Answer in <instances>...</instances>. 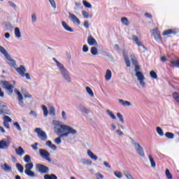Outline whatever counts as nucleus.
Listing matches in <instances>:
<instances>
[{
    "instance_id": "nucleus-63",
    "label": "nucleus",
    "mask_w": 179,
    "mask_h": 179,
    "mask_svg": "<svg viewBox=\"0 0 179 179\" xmlns=\"http://www.w3.org/2000/svg\"><path fill=\"white\" fill-rule=\"evenodd\" d=\"M82 14L85 19H87V17H89V13H87V11L83 10Z\"/></svg>"
},
{
    "instance_id": "nucleus-59",
    "label": "nucleus",
    "mask_w": 179,
    "mask_h": 179,
    "mask_svg": "<svg viewBox=\"0 0 179 179\" xmlns=\"http://www.w3.org/2000/svg\"><path fill=\"white\" fill-rule=\"evenodd\" d=\"M13 125L17 129V131H22V127H20V125L17 122H14Z\"/></svg>"
},
{
    "instance_id": "nucleus-7",
    "label": "nucleus",
    "mask_w": 179,
    "mask_h": 179,
    "mask_svg": "<svg viewBox=\"0 0 179 179\" xmlns=\"http://www.w3.org/2000/svg\"><path fill=\"white\" fill-rule=\"evenodd\" d=\"M0 83L3 86L4 89L7 90L8 94H12L13 93L14 87L12 84L9 83V82L2 80Z\"/></svg>"
},
{
    "instance_id": "nucleus-20",
    "label": "nucleus",
    "mask_w": 179,
    "mask_h": 179,
    "mask_svg": "<svg viewBox=\"0 0 179 179\" xmlns=\"http://www.w3.org/2000/svg\"><path fill=\"white\" fill-rule=\"evenodd\" d=\"M4 27L7 31H13V25L10 22H5Z\"/></svg>"
},
{
    "instance_id": "nucleus-25",
    "label": "nucleus",
    "mask_w": 179,
    "mask_h": 179,
    "mask_svg": "<svg viewBox=\"0 0 179 179\" xmlns=\"http://www.w3.org/2000/svg\"><path fill=\"white\" fill-rule=\"evenodd\" d=\"M87 155L89 156V157H90V159H92V160L96 161L98 159L97 156L95 155L90 150H87Z\"/></svg>"
},
{
    "instance_id": "nucleus-42",
    "label": "nucleus",
    "mask_w": 179,
    "mask_h": 179,
    "mask_svg": "<svg viewBox=\"0 0 179 179\" xmlns=\"http://www.w3.org/2000/svg\"><path fill=\"white\" fill-rule=\"evenodd\" d=\"M7 3L10 8H13V9H16V8H17V6L12 1H8Z\"/></svg>"
},
{
    "instance_id": "nucleus-47",
    "label": "nucleus",
    "mask_w": 179,
    "mask_h": 179,
    "mask_svg": "<svg viewBox=\"0 0 179 179\" xmlns=\"http://www.w3.org/2000/svg\"><path fill=\"white\" fill-rule=\"evenodd\" d=\"M150 76L152 78V79H157V73H156V72H155V71H151L150 72Z\"/></svg>"
},
{
    "instance_id": "nucleus-45",
    "label": "nucleus",
    "mask_w": 179,
    "mask_h": 179,
    "mask_svg": "<svg viewBox=\"0 0 179 179\" xmlns=\"http://www.w3.org/2000/svg\"><path fill=\"white\" fill-rule=\"evenodd\" d=\"M173 33H174L173 29H168V30L164 31V32L162 33V36H169V34H173Z\"/></svg>"
},
{
    "instance_id": "nucleus-64",
    "label": "nucleus",
    "mask_w": 179,
    "mask_h": 179,
    "mask_svg": "<svg viewBox=\"0 0 179 179\" xmlns=\"http://www.w3.org/2000/svg\"><path fill=\"white\" fill-rule=\"evenodd\" d=\"M85 106L82 105V104H80V105H78L77 106V108L81 111V113L83 111V110L85 109Z\"/></svg>"
},
{
    "instance_id": "nucleus-16",
    "label": "nucleus",
    "mask_w": 179,
    "mask_h": 179,
    "mask_svg": "<svg viewBox=\"0 0 179 179\" xmlns=\"http://www.w3.org/2000/svg\"><path fill=\"white\" fill-rule=\"evenodd\" d=\"M14 92L15 93V94H17V99L19 101V105L22 106V107H23V95H22V93H20L17 89H15L14 90Z\"/></svg>"
},
{
    "instance_id": "nucleus-12",
    "label": "nucleus",
    "mask_w": 179,
    "mask_h": 179,
    "mask_svg": "<svg viewBox=\"0 0 179 179\" xmlns=\"http://www.w3.org/2000/svg\"><path fill=\"white\" fill-rule=\"evenodd\" d=\"M16 72L20 75L22 78H24V73H26V71H27L25 67H24L23 65H20L19 67L15 68Z\"/></svg>"
},
{
    "instance_id": "nucleus-62",
    "label": "nucleus",
    "mask_w": 179,
    "mask_h": 179,
    "mask_svg": "<svg viewBox=\"0 0 179 179\" xmlns=\"http://www.w3.org/2000/svg\"><path fill=\"white\" fill-rule=\"evenodd\" d=\"M83 52L85 53L89 52V47L87 46V45H84L83 46Z\"/></svg>"
},
{
    "instance_id": "nucleus-34",
    "label": "nucleus",
    "mask_w": 179,
    "mask_h": 179,
    "mask_svg": "<svg viewBox=\"0 0 179 179\" xmlns=\"http://www.w3.org/2000/svg\"><path fill=\"white\" fill-rule=\"evenodd\" d=\"M85 89L87 93H88L90 97H94V93H93V90H92V88H90V87H86Z\"/></svg>"
},
{
    "instance_id": "nucleus-60",
    "label": "nucleus",
    "mask_w": 179,
    "mask_h": 179,
    "mask_svg": "<svg viewBox=\"0 0 179 179\" xmlns=\"http://www.w3.org/2000/svg\"><path fill=\"white\" fill-rule=\"evenodd\" d=\"M31 22L32 23H36V22H37V16L36 15V13L32 14Z\"/></svg>"
},
{
    "instance_id": "nucleus-19",
    "label": "nucleus",
    "mask_w": 179,
    "mask_h": 179,
    "mask_svg": "<svg viewBox=\"0 0 179 179\" xmlns=\"http://www.w3.org/2000/svg\"><path fill=\"white\" fill-rule=\"evenodd\" d=\"M15 153L16 155H17V156H23V155H24V153H26L24 152V150H23V148L22 147H18V148H15Z\"/></svg>"
},
{
    "instance_id": "nucleus-8",
    "label": "nucleus",
    "mask_w": 179,
    "mask_h": 179,
    "mask_svg": "<svg viewBox=\"0 0 179 179\" xmlns=\"http://www.w3.org/2000/svg\"><path fill=\"white\" fill-rule=\"evenodd\" d=\"M136 77L137 78V80H138L141 86H142V87H145V86H146V83H145V80L146 79L145 78V76L143 75V73H142V72H137L136 73Z\"/></svg>"
},
{
    "instance_id": "nucleus-26",
    "label": "nucleus",
    "mask_w": 179,
    "mask_h": 179,
    "mask_svg": "<svg viewBox=\"0 0 179 179\" xmlns=\"http://www.w3.org/2000/svg\"><path fill=\"white\" fill-rule=\"evenodd\" d=\"M119 103L122 104L124 107H129L131 106V102L128 101H124V99H119Z\"/></svg>"
},
{
    "instance_id": "nucleus-21",
    "label": "nucleus",
    "mask_w": 179,
    "mask_h": 179,
    "mask_svg": "<svg viewBox=\"0 0 179 179\" xmlns=\"http://www.w3.org/2000/svg\"><path fill=\"white\" fill-rule=\"evenodd\" d=\"M46 146H48L52 150H57V145L55 144H52V142L51 141H48L45 143Z\"/></svg>"
},
{
    "instance_id": "nucleus-57",
    "label": "nucleus",
    "mask_w": 179,
    "mask_h": 179,
    "mask_svg": "<svg viewBox=\"0 0 179 179\" xmlns=\"http://www.w3.org/2000/svg\"><path fill=\"white\" fill-rule=\"evenodd\" d=\"M4 122H12V118L9 117V116L5 115L3 117Z\"/></svg>"
},
{
    "instance_id": "nucleus-3",
    "label": "nucleus",
    "mask_w": 179,
    "mask_h": 179,
    "mask_svg": "<svg viewBox=\"0 0 179 179\" xmlns=\"http://www.w3.org/2000/svg\"><path fill=\"white\" fill-rule=\"evenodd\" d=\"M130 139H131V145L134 146L138 155L141 156V157H145V151L143 150V148L141 146V144L136 143L135 140H134L132 138H130Z\"/></svg>"
},
{
    "instance_id": "nucleus-32",
    "label": "nucleus",
    "mask_w": 179,
    "mask_h": 179,
    "mask_svg": "<svg viewBox=\"0 0 179 179\" xmlns=\"http://www.w3.org/2000/svg\"><path fill=\"white\" fill-rule=\"evenodd\" d=\"M92 55H99V50L95 46L91 48Z\"/></svg>"
},
{
    "instance_id": "nucleus-9",
    "label": "nucleus",
    "mask_w": 179,
    "mask_h": 179,
    "mask_svg": "<svg viewBox=\"0 0 179 179\" xmlns=\"http://www.w3.org/2000/svg\"><path fill=\"white\" fill-rule=\"evenodd\" d=\"M35 132L38 134V138L41 139V141H47V134L45 131L41 130V128H36Z\"/></svg>"
},
{
    "instance_id": "nucleus-37",
    "label": "nucleus",
    "mask_w": 179,
    "mask_h": 179,
    "mask_svg": "<svg viewBox=\"0 0 179 179\" xmlns=\"http://www.w3.org/2000/svg\"><path fill=\"white\" fill-rule=\"evenodd\" d=\"M106 113L108 114V115H109V117H110V118H112V120H117V117H115V115H114V113H113V112L110 110H107Z\"/></svg>"
},
{
    "instance_id": "nucleus-27",
    "label": "nucleus",
    "mask_w": 179,
    "mask_h": 179,
    "mask_svg": "<svg viewBox=\"0 0 179 179\" xmlns=\"http://www.w3.org/2000/svg\"><path fill=\"white\" fill-rule=\"evenodd\" d=\"M34 166L33 165V162H28L25 164V171H30L33 169Z\"/></svg>"
},
{
    "instance_id": "nucleus-29",
    "label": "nucleus",
    "mask_w": 179,
    "mask_h": 179,
    "mask_svg": "<svg viewBox=\"0 0 179 179\" xmlns=\"http://www.w3.org/2000/svg\"><path fill=\"white\" fill-rule=\"evenodd\" d=\"M15 36L17 38H20V37H22V34L20 33V29H19V27L15 28Z\"/></svg>"
},
{
    "instance_id": "nucleus-52",
    "label": "nucleus",
    "mask_w": 179,
    "mask_h": 179,
    "mask_svg": "<svg viewBox=\"0 0 179 179\" xmlns=\"http://www.w3.org/2000/svg\"><path fill=\"white\" fill-rule=\"evenodd\" d=\"M131 59L134 65H138V60H136V57L134 55L131 56Z\"/></svg>"
},
{
    "instance_id": "nucleus-41",
    "label": "nucleus",
    "mask_w": 179,
    "mask_h": 179,
    "mask_svg": "<svg viewBox=\"0 0 179 179\" xmlns=\"http://www.w3.org/2000/svg\"><path fill=\"white\" fill-rule=\"evenodd\" d=\"M165 174L168 179H173V175H171V173H170V170H169L168 169H166Z\"/></svg>"
},
{
    "instance_id": "nucleus-36",
    "label": "nucleus",
    "mask_w": 179,
    "mask_h": 179,
    "mask_svg": "<svg viewBox=\"0 0 179 179\" xmlns=\"http://www.w3.org/2000/svg\"><path fill=\"white\" fill-rule=\"evenodd\" d=\"M0 52L2 53L5 57H6L9 55V54H8V52L6 51V50H5V48L2 47L1 45H0Z\"/></svg>"
},
{
    "instance_id": "nucleus-4",
    "label": "nucleus",
    "mask_w": 179,
    "mask_h": 179,
    "mask_svg": "<svg viewBox=\"0 0 179 179\" xmlns=\"http://www.w3.org/2000/svg\"><path fill=\"white\" fill-rule=\"evenodd\" d=\"M7 139H8V141H6V138H3L1 141H0V149L4 150L9 149V146L10 145V141H12V138H10V136H7Z\"/></svg>"
},
{
    "instance_id": "nucleus-11",
    "label": "nucleus",
    "mask_w": 179,
    "mask_h": 179,
    "mask_svg": "<svg viewBox=\"0 0 179 179\" xmlns=\"http://www.w3.org/2000/svg\"><path fill=\"white\" fill-rule=\"evenodd\" d=\"M0 115H10V112L6 106L0 104Z\"/></svg>"
},
{
    "instance_id": "nucleus-51",
    "label": "nucleus",
    "mask_w": 179,
    "mask_h": 179,
    "mask_svg": "<svg viewBox=\"0 0 179 179\" xmlns=\"http://www.w3.org/2000/svg\"><path fill=\"white\" fill-rule=\"evenodd\" d=\"M114 176H115V177H117V178H122V173L116 171L114 172Z\"/></svg>"
},
{
    "instance_id": "nucleus-6",
    "label": "nucleus",
    "mask_w": 179,
    "mask_h": 179,
    "mask_svg": "<svg viewBox=\"0 0 179 179\" xmlns=\"http://www.w3.org/2000/svg\"><path fill=\"white\" fill-rule=\"evenodd\" d=\"M36 171H38L41 174H47V173L50 171V169L47 166L41 164H37L36 165Z\"/></svg>"
},
{
    "instance_id": "nucleus-22",
    "label": "nucleus",
    "mask_w": 179,
    "mask_h": 179,
    "mask_svg": "<svg viewBox=\"0 0 179 179\" xmlns=\"http://www.w3.org/2000/svg\"><path fill=\"white\" fill-rule=\"evenodd\" d=\"M132 40L134 41V42L136 43V44H137V45H138V47H143V48H145V45H142V43L139 41V38H138V36L134 35L132 36Z\"/></svg>"
},
{
    "instance_id": "nucleus-53",
    "label": "nucleus",
    "mask_w": 179,
    "mask_h": 179,
    "mask_svg": "<svg viewBox=\"0 0 179 179\" xmlns=\"http://www.w3.org/2000/svg\"><path fill=\"white\" fill-rule=\"evenodd\" d=\"M117 118H119V121H120V122H122V124H124V117L122 116V115L120 113H117Z\"/></svg>"
},
{
    "instance_id": "nucleus-1",
    "label": "nucleus",
    "mask_w": 179,
    "mask_h": 179,
    "mask_svg": "<svg viewBox=\"0 0 179 179\" xmlns=\"http://www.w3.org/2000/svg\"><path fill=\"white\" fill-rule=\"evenodd\" d=\"M52 124L55 125V134L59 135V137L54 141L55 143L57 145H61V143H62V138H67L69 135H78V131L76 129L71 126L62 124L61 121L53 120Z\"/></svg>"
},
{
    "instance_id": "nucleus-17",
    "label": "nucleus",
    "mask_w": 179,
    "mask_h": 179,
    "mask_svg": "<svg viewBox=\"0 0 179 179\" xmlns=\"http://www.w3.org/2000/svg\"><path fill=\"white\" fill-rule=\"evenodd\" d=\"M122 55L126 64V66L127 68H131V61L129 60V57H128V55L127 54V52H125V51H123Z\"/></svg>"
},
{
    "instance_id": "nucleus-10",
    "label": "nucleus",
    "mask_w": 179,
    "mask_h": 179,
    "mask_svg": "<svg viewBox=\"0 0 179 179\" xmlns=\"http://www.w3.org/2000/svg\"><path fill=\"white\" fill-rule=\"evenodd\" d=\"M87 43L89 45L92 46V47H99V43H97V41L92 35H90L87 37Z\"/></svg>"
},
{
    "instance_id": "nucleus-48",
    "label": "nucleus",
    "mask_w": 179,
    "mask_h": 179,
    "mask_svg": "<svg viewBox=\"0 0 179 179\" xmlns=\"http://www.w3.org/2000/svg\"><path fill=\"white\" fill-rule=\"evenodd\" d=\"M49 113L50 115L55 116V108H54V106H50L49 108Z\"/></svg>"
},
{
    "instance_id": "nucleus-40",
    "label": "nucleus",
    "mask_w": 179,
    "mask_h": 179,
    "mask_svg": "<svg viewBox=\"0 0 179 179\" xmlns=\"http://www.w3.org/2000/svg\"><path fill=\"white\" fill-rule=\"evenodd\" d=\"M124 176H125V177L127 179H134V178L132 177V175H131V173H129V172L128 171H124Z\"/></svg>"
},
{
    "instance_id": "nucleus-49",
    "label": "nucleus",
    "mask_w": 179,
    "mask_h": 179,
    "mask_svg": "<svg viewBox=\"0 0 179 179\" xmlns=\"http://www.w3.org/2000/svg\"><path fill=\"white\" fill-rule=\"evenodd\" d=\"M16 167L20 173H23V170H24V168L23 167V166H22V164H16Z\"/></svg>"
},
{
    "instance_id": "nucleus-24",
    "label": "nucleus",
    "mask_w": 179,
    "mask_h": 179,
    "mask_svg": "<svg viewBox=\"0 0 179 179\" xmlns=\"http://www.w3.org/2000/svg\"><path fill=\"white\" fill-rule=\"evenodd\" d=\"M80 163L84 164V166H90L92 164V161L87 159L83 158L80 160Z\"/></svg>"
},
{
    "instance_id": "nucleus-13",
    "label": "nucleus",
    "mask_w": 179,
    "mask_h": 179,
    "mask_svg": "<svg viewBox=\"0 0 179 179\" xmlns=\"http://www.w3.org/2000/svg\"><path fill=\"white\" fill-rule=\"evenodd\" d=\"M69 17L73 23H75L76 24H80V20H79V18H78V17L74 14L69 13Z\"/></svg>"
},
{
    "instance_id": "nucleus-55",
    "label": "nucleus",
    "mask_w": 179,
    "mask_h": 179,
    "mask_svg": "<svg viewBox=\"0 0 179 179\" xmlns=\"http://www.w3.org/2000/svg\"><path fill=\"white\" fill-rule=\"evenodd\" d=\"M31 148L33 149V150H34L35 152H37L38 150V143H35L34 144H32Z\"/></svg>"
},
{
    "instance_id": "nucleus-5",
    "label": "nucleus",
    "mask_w": 179,
    "mask_h": 179,
    "mask_svg": "<svg viewBox=\"0 0 179 179\" xmlns=\"http://www.w3.org/2000/svg\"><path fill=\"white\" fill-rule=\"evenodd\" d=\"M39 155L41 156L43 159H45V160H47V162H49V163H51L52 162V159H51V154L47 151L46 150L44 149H41L39 150Z\"/></svg>"
},
{
    "instance_id": "nucleus-2",
    "label": "nucleus",
    "mask_w": 179,
    "mask_h": 179,
    "mask_svg": "<svg viewBox=\"0 0 179 179\" xmlns=\"http://www.w3.org/2000/svg\"><path fill=\"white\" fill-rule=\"evenodd\" d=\"M53 61L55 62L57 68H59V71L61 73V75L63 79H64V80H66L67 83H71V82H72V78H71V73H69L66 69H65V67L64 66V64H62L61 62H59L55 58H53Z\"/></svg>"
},
{
    "instance_id": "nucleus-39",
    "label": "nucleus",
    "mask_w": 179,
    "mask_h": 179,
    "mask_svg": "<svg viewBox=\"0 0 179 179\" xmlns=\"http://www.w3.org/2000/svg\"><path fill=\"white\" fill-rule=\"evenodd\" d=\"M165 136L166 138H167L168 139H174V134L171 133V132H166L165 134Z\"/></svg>"
},
{
    "instance_id": "nucleus-46",
    "label": "nucleus",
    "mask_w": 179,
    "mask_h": 179,
    "mask_svg": "<svg viewBox=\"0 0 179 179\" xmlns=\"http://www.w3.org/2000/svg\"><path fill=\"white\" fill-rule=\"evenodd\" d=\"M42 109L43 110V115H45V117H47L48 115V109L47 108V106L43 105Z\"/></svg>"
},
{
    "instance_id": "nucleus-18",
    "label": "nucleus",
    "mask_w": 179,
    "mask_h": 179,
    "mask_svg": "<svg viewBox=\"0 0 179 179\" xmlns=\"http://www.w3.org/2000/svg\"><path fill=\"white\" fill-rule=\"evenodd\" d=\"M62 25L63 29H64L66 31H69V33H73V29L71 27H69V25H68L65 21L62 22Z\"/></svg>"
},
{
    "instance_id": "nucleus-50",
    "label": "nucleus",
    "mask_w": 179,
    "mask_h": 179,
    "mask_svg": "<svg viewBox=\"0 0 179 179\" xmlns=\"http://www.w3.org/2000/svg\"><path fill=\"white\" fill-rule=\"evenodd\" d=\"M171 64L173 66H176V68H179V59L175 61L171 62Z\"/></svg>"
},
{
    "instance_id": "nucleus-28",
    "label": "nucleus",
    "mask_w": 179,
    "mask_h": 179,
    "mask_svg": "<svg viewBox=\"0 0 179 179\" xmlns=\"http://www.w3.org/2000/svg\"><path fill=\"white\" fill-rule=\"evenodd\" d=\"M24 173L27 176H28V177H31V178L36 177V173L33 172L31 170L24 171Z\"/></svg>"
},
{
    "instance_id": "nucleus-15",
    "label": "nucleus",
    "mask_w": 179,
    "mask_h": 179,
    "mask_svg": "<svg viewBox=\"0 0 179 179\" xmlns=\"http://www.w3.org/2000/svg\"><path fill=\"white\" fill-rule=\"evenodd\" d=\"M6 59H7V64H8L13 68H15V69L16 68L17 66L16 61L12 59V57H10V55H8V56H6Z\"/></svg>"
},
{
    "instance_id": "nucleus-31",
    "label": "nucleus",
    "mask_w": 179,
    "mask_h": 179,
    "mask_svg": "<svg viewBox=\"0 0 179 179\" xmlns=\"http://www.w3.org/2000/svg\"><path fill=\"white\" fill-rule=\"evenodd\" d=\"M121 22L124 26H129V20L128 18L123 17L121 18Z\"/></svg>"
},
{
    "instance_id": "nucleus-43",
    "label": "nucleus",
    "mask_w": 179,
    "mask_h": 179,
    "mask_svg": "<svg viewBox=\"0 0 179 179\" xmlns=\"http://www.w3.org/2000/svg\"><path fill=\"white\" fill-rule=\"evenodd\" d=\"M24 162H25V163H31V158L30 157V155H26L24 157Z\"/></svg>"
},
{
    "instance_id": "nucleus-38",
    "label": "nucleus",
    "mask_w": 179,
    "mask_h": 179,
    "mask_svg": "<svg viewBox=\"0 0 179 179\" xmlns=\"http://www.w3.org/2000/svg\"><path fill=\"white\" fill-rule=\"evenodd\" d=\"M157 132L159 136H164V132L163 131V129L160 127H157Z\"/></svg>"
},
{
    "instance_id": "nucleus-30",
    "label": "nucleus",
    "mask_w": 179,
    "mask_h": 179,
    "mask_svg": "<svg viewBox=\"0 0 179 179\" xmlns=\"http://www.w3.org/2000/svg\"><path fill=\"white\" fill-rule=\"evenodd\" d=\"M148 159L150 160L151 167L155 169L156 167V162H155V159H153V157H152V155H148Z\"/></svg>"
},
{
    "instance_id": "nucleus-58",
    "label": "nucleus",
    "mask_w": 179,
    "mask_h": 179,
    "mask_svg": "<svg viewBox=\"0 0 179 179\" xmlns=\"http://www.w3.org/2000/svg\"><path fill=\"white\" fill-rule=\"evenodd\" d=\"M95 177L96 179H103L104 178V176L101 174L100 172H98L95 174Z\"/></svg>"
},
{
    "instance_id": "nucleus-61",
    "label": "nucleus",
    "mask_w": 179,
    "mask_h": 179,
    "mask_svg": "<svg viewBox=\"0 0 179 179\" xmlns=\"http://www.w3.org/2000/svg\"><path fill=\"white\" fill-rule=\"evenodd\" d=\"M135 66V69H134V72L135 73H137V72H141V66L136 64Z\"/></svg>"
},
{
    "instance_id": "nucleus-44",
    "label": "nucleus",
    "mask_w": 179,
    "mask_h": 179,
    "mask_svg": "<svg viewBox=\"0 0 179 179\" xmlns=\"http://www.w3.org/2000/svg\"><path fill=\"white\" fill-rule=\"evenodd\" d=\"M83 3L85 8H87L88 9L92 8V4H90V3H89V2H87V1L83 0Z\"/></svg>"
},
{
    "instance_id": "nucleus-14",
    "label": "nucleus",
    "mask_w": 179,
    "mask_h": 179,
    "mask_svg": "<svg viewBox=\"0 0 179 179\" xmlns=\"http://www.w3.org/2000/svg\"><path fill=\"white\" fill-rule=\"evenodd\" d=\"M152 34L154 36V38L157 43H160L162 41L161 37L162 36L160 35V32L159 31V29H155L153 30Z\"/></svg>"
},
{
    "instance_id": "nucleus-35",
    "label": "nucleus",
    "mask_w": 179,
    "mask_h": 179,
    "mask_svg": "<svg viewBox=\"0 0 179 179\" xmlns=\"http://www.w3.org/2000/svg\"><path fill=\"white\" fill-rule=\"evenodd\" d=\"M44 179H58V178L57 177V176H55V174H46L44 176Z\"/></svg>"
},
{
    "instance_id": "nucleus-33",
    "label": "nucleus",
    "mask_w": 179,
    "mask_h": 179,
    "mask_svg": "<svg viewBox=\"0 0 179 179\" xmlns=\"http://www.w3.org/2000/svg\"><path fill=\"white\" fill-rule=\"evenodd\" d=\"M1 169H3L4 171H12V167L8 165V164H4L3 166H1Z\"/></svg>"
},
{
    "instance_id": "nucleus-56",
    "label": "nucleus",
    "mask_w": 179,
    "mask_h": 179,
    "mask_svg": "<svg viewBox=\"0 0 179 179\" xmlns=\"http://www.w3.org/2000/svg\"><path fill=\"white\" fill-rule=\"evenodd\" d=\"M173 97L174 100H176V101H177V103H179V94L178 93H177V92L173 93Z\"/></svg>"
},
{
    "instance_id": "nucleus-23",
    "label": "nucleus",
    "mask_w": 179,
    "mask_h": 179,
    "mask_svg": "<svg viewBox=\"0 0 179 179\" xmlns=\"http://www.w3.org/2000/svg\"><path fill=\"white\" fill-rule=\"evenodd\" d=\"M113 76V73L110 71V69L106 70V73L105 75V79L108 82V80H111V78Z\"/></svg>"
},
{
    "instance_id": "nucleus-54",
    "label": "nucleus",
    "mask_w": 179,
    "mask_h": 179,
    "mask_svg": "<svg viewBox=\"0 0 179 179\" xmlns=\"http://www.w3.org/2000/svg\"><path fill=\"white\" fill-rule=\"evenodd\" d=\"M52 8H53V9H57V3H55V0H48Z\"/></svg>"
}]
</instances>
